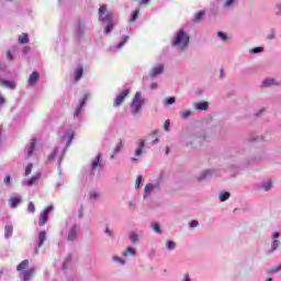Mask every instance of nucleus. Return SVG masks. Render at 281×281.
I'll list each match as a JSON object with an SVG mask.
<instances>
[{"label":"nucleus","mask_w":281,"mask_h":281,"mask_svg":"<svg viewBox=\"0 0 281 281\" xmlns=\"http://www.w3.org/2000/svg\"><path fill=\"white\" fill-rule=\"evenodd\" d=\"M151 144H159V139L158 138H156V139H154L153 142H151Z\"/></svg>","instance_id":"obj_62"},{"label":"nucleus","mask_w":281,"mask_h":281,"mask_svg":"<svg viewBox=\"0 0 281 281\" xmlns=\"http://www.w3.org/2000/svg\"><path fill=\"white\" fill-rule=\"evenodd\" d=\"M4 183H5L7 186H9V183H10V176H7V177L4 178Z\"/></svg>","instance_id":"obj_57"},{"label":"nucleus","mask_w":281,"mask_h":281,"mask_svg":"<svg viewBox=\"0 0 281 281\" xmlns=\"http://www.w3.org/2000/svg\"><path fill=\"white\" fill-rule=\"evenodd\" d=\"M277 8L279 9V12H281V4H278Z\"/></svg>","instance_id":"obj_64"},{"label":"nucleus","mask_w":281,"mask_h":281,"mask_svg":"<svg viewBox=\"0 0 281 281\" xmlns=\"http://www.w3.org/2000/svg\"><path fill=\"white\" fill-rule=\"evenodd\" d=\"M204 16H205V11H200L195 13L193 23H199V21H202Z\"/></svg>","instance_id":"obj_20"},{"label":"nucleus","mask_w":281,"mask_h":281,"mask_svg":"<svg viewBox=\"0 0 281 281\" xmlns=\"http://www.w3.org/2000/svg\"><path fill=\"white\" fill-rule=\"evenodd\" d=\"M142 149H136V151H135V157H142Z\"/></svg>","instance_id":"obj_55"},{"label":"nucleus","mask_w":281,"mask_h":281,"mask_svg":"<svg viewBox=\"0 0 281 281\" xmlns=\"http://www.w3.org/2000/svg\"><path fill=\"white\" fill-rule=\"evenodd\" d=\"M128 93H131V89L123 90L120 94H117L115 97L113 105L115 108L122 106V104H124V101L126 100V98H128Z\"/></svg>","instance_id":"obj_3"},{"label":"nucleus","mask_w":281,"mask_h":281,"mask_svg":"<svg viewBox=\"0 0 281 281\" xmlns=\"http://www.w3.org/2000/svg\"><path fill=\"white\" fill-rule=\"evenodd\" d=\"M102 159V154H99L91 162V169L98 170V168H102V162L100 160Z\"/></svg>","instance_id":"obj_7"},{"label":"nucleus","mask_w":281,"mask_h":281,"mask_svg":"<svg viewBox=\"0 0 281 281\" xmlns=\"http://www.w3.org/2000/svg\"><path fill=\"white\" fill-rule=\"evenodd\" d=\"M159 74H164V65H158L154 67L149 76L150 78H155L156 76H159Z\"/></svg>","instance_id":"obj_9"},{"label":"nucleus","mask_w":281,"mask_h":281,"mask_svg":"<svg viewBox=\"0 0 281 281\" xmlns=\"http://www.w3.org/2000/svg\"><path fill=\"white\" fill-rule=\"evenodd\" d=\"M0 82H1V85H3V87H8V89H15L16 88V83H14V81L0 79Z\"/></svg>","instance_id":"obj_17"},{"label":"nucleus","mask_w":281,"mask_h":281,"mask_svg":"<svg viewBox=\"0 0 281 281\" xmlns=\"http://www.w3.org/2000/svg\"><path fill=\"white\" fill-rule=\"evenodd\" d=\"M153 229H154V232H156L157 234H161V228H160V226H159L158 223H154V224H153Z\"/></svg>","instance_id":"obj_36"},{"label":"nucleus","mask_w":281,"mask_h":281,"mask_svg":"<svg viewBox=\"0 0 281 281\" xmlns=\"http://www.w3.org/2000/svg\"><path fill=\"white\" fill-rule=\"evenodd\" d=\"M105 234H110V236H111L112 235L111 229L106 228Z\"/></svg>","instance_id":"obj_63"},{"label":"nucleus","mask_w":281,"mask_h":281,"mask_svg":"<svg viewBox=\"0 0 281 281\" xmlns=\"http://www.w3.org/2000/svg\"><path fill=\"white\" fill-rule=\"evenodd\" d=\"M193 106L195 111H207V109H210V103H207V101L194 102Z\"/></svg>","instance_id":"obj_6"},{"label":"nucleus","mask_w":281,"mask_h":281,"mask_svg":"<svg viewBox=\"0 0 281 281\" xmlns=\"http://www.w3.org/2000/svg\"><path fill=\"white\" fill-rule=\"evenodd\" d=\"M272 85H276V80H273V79H266L262 82V87H271Z\"/></svg>","instance_id":"obj_28"},{"label":"nucleus","mask_w":281,"mask_h":281,"mask_svg":"<svg viewBox=\"0 0 281 281\" xmlns=\"http://www.w3.org/2000/svg\"><path fill=\"white\" fill-rule=\"evenodd\" d=\"M268 38H270V40L276 38V33H274L273 31H271V32L268 34Z\"/></svg>","instance_id":"obj_54"},{"label":"nucleus","mask_w":281,"mask_h":281,"mask_svg":"<svg viewBox=\"0 0 281 281\" xmlns=\"http://www.w3.org/2000/svg\"><path fill=\"white\" fill-rule=\"evenodd\" d=\"M19 43L21 45H27V43H30V36L27 35V33H22L20 36H19Z\"/></svg>","instance_id":"obj_14"},{"label":"nucleus","mask_w":281,"mask_h":281,"mask_svg":"<svg viewBox=\"0 0 281 281\" xmlns=\"http://www.w3.org/2000/svg\"><path fill=\"white\" fill-rule=\"evenodd\" d=\"M69 260H71L70 257H68V258L66 259V261H65V263H64V269H67V262H69Z\"/></svg>","instance_id":"obj_59"},{"label":"nucleus","mask_w":281,"mask_h":281,"mask_svg":"<svg viewBox=\"0 0 281 281\" xmlns=\"http://www.w3.org/2000/svg\"><path fill=\"white\" fill-rule=\"evenodd\" d=\"M3 104H5V98L0 94V106H3Z\"/></svg>","instance_id":"obj_53"},{"label":"nucleus","mask_w":281,"mask_h":281,"mask_svg":"<svg viewBox=\"0 0 281 281\" xmlns=\"http://www.w3.org/2000/svg\"><path fill=\"white\" fill-rule=\"evenodd\" d=\"M139 16V11H134L132 13V16L130 19V23H135V21H137V18Z\"/></svg>","instance_id":"obj_30"},{"label":"nucleus","mask_w":281,"mask_h":281,"mask_svg":"<svg viewBox=\"0 0 281 281\" xmlns=\"http://www.w3.org/2000/svg\"><path fill=\"white\" fill-rule=\"evenodd\" d=\"M232 3H234V0H226L225 2V8H229V5H232Z\"/></svg>","instance_id":"obj_52"},{"label":"nucleus","mask_w":281,"mask_h":281,"mask_svg":"<svg viewBox=\"0 0 281 281\" xmlns=\"http://www.w3.org/2000/svg\"><path fill=\"white\" fill-rule=\"evenodd\" d=\"M128 42V36H123V41L121 43H119L117 47H124V45H126V43Z\"/></svg>","instance_id":"obj_41"},{"label":"nucleus","mask_w":281,"mask_h":281,"mask_svg":"<svg viewBox=\"0 0 281 281\" xmlns=\"http://www.w3.org/2000/svg\"><path fill=\"white\" fill-rule=\"evenodd\" d=\"M30 267V260L25 259L16 266V271H25Z\"/></svg>","instance_id":"obj_13"},{"label":"nucleus","mask_w":281,"mask_h":281,"mask_svg":"<svg viewBox=\"0 0 281 281\" xmlns=\"http://www.w3.org/2000/svg\"><path fill=\"white\" fill-rule=\"evenodd\" d=\"M23 279L22 281H30L32 280V278H34V276H36V269L31 268L29 270H25L22 272Z\"/></svg>","instance_id":"obj_5"},{"label":"nucleus","mask_w":281,"mask_h":281,"mask_svg":"<svg viewBox=\"0 0 281 281\" xmlns=\"http://www.w3.org/2000/svg\"><path fill=\"white\" fill-rule=\"evenodd\" d=\"M153 190H155V186H153V183H148L145 186V196L147 194H150V192H153Z\"/></svg>","instance_id":"obj_26"},{"label":"nucleus","mask_w":281,"mask_h":281,"mask_svg":"<svg viewBox=\"0 0 281 281\" xmlns=\"http://www.w3.org/2000/svg\"><path fill=\"white\" fill-rule=\"evenodd\" d=\"M175 102H177V100L172 97H170L166 100V104H175Z\"/></svg>","instance_id":"obj_44"},{"label":"nucleus","mask_w":281,"mask_h":281,"mask_svg":"<svg viewBox=\"0 0 281 281\" xmlns=\"http://www.w3.org/2000/svg\"><path fill=\"white\" fill-rule=\"evenodd\" d=\"M144 102L145 100L142 98V92H136L131 104L132 113H139V111H142V105L144 104Z\"/></svg>","instance_id":"obj_2"},{"label":"nucleus","mask_w":281,"mask_h":281,"mask_svg":"<svg viewBox=\"0 0 281 281\" xmlns=\"http://www.w3.org/2000/svg\"><path fill=\"white\" fill-rule=\"evenodd\" d=\"M7 58L8 60H14V55L12 54V52L8 50Z\"/></svg>","instance_id":"obj_46"},{"label":"nucleus","mask_w":281,"mask_h":281,"mask_svg":"<svg viewBox=\"0 0 281 281\" xmlns=\"http://www.w3.org/2000/svg\"><path fill=\"white\" fill-rule=\"evenodd\" d=\"M190 227H199V221H195V220L191 221Z\"/></svg>","instance_id":"obj_49"},{"label":"nucleus","mask_w":281,"mask_h":281,"mask_svg":"<svg viewBox=\"0 0 281 281\" xmlns=\"http://www.w3.org/2000/svg\"><path fill=\"white\" fill-rule=\"evenodd\" d=\"M78 239V227L72 226L68 232V240L74 241Z\"/></svg>","instance_id":"obj_8"},{"label":"nucleus","mask_w":281,"mask_h":281,"mask_svg":"<svg viewBox=\"0 0 281 281\" xmlns=\"http://www.w3.org/2000/svg\"><path fill=\"white\" fill-rule=\"evenodd\" d=\"M23 53L24 54H30V46H24L23 47Z\"/></svg>","instance_id":"obj_56"},{"label":"nucleus","mask_w":281,"mask_h":281,"mask_svg":"<svg viewBox=\"0 0 281 281\" xmlns=\"http://www.w3.org/2000/svg\"><path fill=\"white\" fill-rule=\"evenodd\" d=\"M273 238H274V240H273V243L271 244V248L273 249V251H276V249H277L278 247H280V240H278V238H280V234H279V233H274V234H273Z\"/></svg>","instance_id":"obj_15"},{"label":"nucleus","mask_w":281,"mask_h":281,"mask_svg":"<svg viewBox=\"0 0 281 281\" xmlns=\"http://www.w3.org/2000/svg\"><path fill=\"white\" fill-rule=\"evenodd\" d=\"M48 221H49V215H47V213L42 212L38 218V225L41 227H44V225H47Z\"/></svg>","instance_id":"obj_11"},{"label":"nucleus","mask_w":281,"mask_h":281,"mask_svg":"<svg viewBox=\"0 0 281 281\" xmlns=\"http://www.w3.org/2000/svg\"><path fill=\"white\" fill-rule=\"evenodd\" d=\"M54 211V205H48L44 209L43 213L49 215V212Z\"/></svg>","instance_id":"obj_37"},{"label":"nucleus","mask_w":281,"mask_h":281,"mask_svg":"<svg viewBox=\"0 0 281 281\" xmlns=\"http://www.w3.org/2000/svg\"><path fill=\"white\" fill-rule=\"evenodd\" d=\"M265 48L263 47H256L252 49V54H260V52H263Z\"/></svg>","instance_id":"obj_45"},{"label":"nucleus","mask_w":281,"mask_h":281,"mask_svg":"<svg viewBox=\"0 0 281 281\" xmlns=\"http://www.w3.org/2000/svg\"><path fill=\"white\" fill-rule=\"evenodd\" d=\"M130 240H131L132 243H137V240H138L137 234L131 233V234H130Z\"/></svg>","instance_id":"obj_38"},{"label":"nucleus","mask_w":281,"mask_h":281,"mask_svg":"<svg viewBox=\"0 0 281 281\" xmlns=\"http://www.w3.org/2000/svg\"><path fill=\"white\" fill-rule=\"evenodd\" d=\"M74 137H75L74 132H71V133L68 134V143H67V146H69V144H71V142L74 140Z\"/></svg>","instance_id":"obj_43"},{"label":"nucleus","mask_w":281,"mask_h":281,"mask_svg":"<svg viewBox=\"0 0 281 281\" xmlns=\"http://www.w3.org/2000/svg\"><path fill=\"white\" fill-rule=\"evenodd\" d=\"M26 211L30 212V214H34L36 212V206L34 205V202H30L27 204Z\"/></svg>","instance_id":"obj_24"},{"label":"nucleus","mask_w":281,"mask_h":281,"mask_svg":"<svg viewBox=\"0 0 281 281\" xmlns=\"http://www.w3.org/2000/svg\"><path fill=\"white\" fill-rule=\"evenodd\" d=\"M83 74H85V70L82 69V66L77 67L75 70V80H77V81L80 80V78H82Z\"/></svg>","instance_id":"obj_16"},{"label":"nucleus","mask_w":281,"mask_h":281,"mask_svg":"<svg viewBox=\"0 0 281 281\" xmlns=\"http://www.w3.org/2000/svg\"><path fill=\"white\" fill-rule=\"evenodd\" d=\"M114 260H116L117 262H121L122 265H124V260H122L120 257H115Z\"/></svg>","instance_id":"obj_58"},{"label":"nucleus","mask_w":281,"mask_h":281,"mask_svg":"<svg viewBox=\"0 0 281 281\" xmlns=\"http://www.w3.org/2000/svg\"><path fill=\"white\" fill-rule=\"evenodd\" d=\"M164 128H165V131H167V132L170 131V121L167 120V121L165 122Z\"/></svg>","instance_id":"obj_48"},{"label":"nucleus","mask_w":281,"mask_h":281,"mask_svg":"<svg viewBox=\"0 0 281 281\" xmlns=\"http://www.w3.org/2000/svg\"><path fill=\"white\" fill-rule=\"evenodd\" d=\"M192 115V111L186 110L184 112L181 113L182 120H188Z\"/></svg>","instance_id":"obj_31"},{"label":"nucleus","mask_w":281,"mask_h":281,"mask_svg":"<svg viewBox=\"0 0 281 281\" xmlns=\"http://www.w3.org/2000/svg\"><path fill=\"white\" fill-rule=\"evenodd\" d=\"M99 16L102 19V21H109L111 23L112 16L111 13L106 10V5H102L99 8Z\"/></svg>","instance_id":"obj_4"},{"label":"nucleus","mask_w":281,"mask_h":281,"mask_svg":"<svg viewBox=\"0 0 281 281\" xmlns=\"http://www.w3.org/2000/svg\"><path fill=\"white\" fill-rule=\"evenodd\" d=\"M278 271H281V263L279 266L272 267L268 273H278Z\"/></svg>","instance_id":"obj_32"},{"label":"nucleus","mask_w":281,"mask_h":281,"mask_svg":"<svg viewBox=\"0 0 281 281\" xmlns=\"http://www.w3.org/2000/svg\"><path fill=\"white\" fill-rule=\"evenodd\" d=\"M4 235L7 238H10V236H12V226H5Z\"/></svg>","instance_id":"obj_33"},{"label":"nucleus","mask_w":281,"mask_h":281,"mask_svg":"<svg viewBox=\"0 0 281 281\" xmlns=\"http://www.w3.org/2000/svg\"><path fill=\"white\" fill-rule=\"evenodd\" d=\"M111 30H113V23H110L105 26L103 33L104 34H109L111 32Z\"/></svg>","instance_id":"obj_39"},{"label":"nucleus","mask_w":281,"mask_h":281,"mask_svg":"<svg viewBox=\"0 0 281 281\" xmlns=\"http://www.w3.org/2000/svg\"><path fill=\"white\" fill-rule=\"evenodd\" d=\"M99 194L95 191L90 192V199H98Z\"/></svg>","instance_id":"obj_51"},{"label":"nucleus","mask_w":281,"mask_h":281,"mask_svg":"<svg viewBox=\"0 0 281 281\" xmlns=\"http://www.w3.org/2000/svg\"><path fill=\"white\" fill-rule=\"evenodd\" d=\"M229 196H232V194L229 192H227V191L222 192L220 194V201H222V203H223V202L227 201V199H229Z\"/></svg>","instance_id":"obj_22"},{"label":"nucleus","mask_w":281,"mask_h":281,"mask_svg":"<svg viewBox=\"0 0 281 281\" xmlns=\"http://www.w3.org/2000/svg\"><path fill=\"white\" fill-rule=\"evenodd\" d=\"M120 150H122V139H120L119 143H116L114 153H120Z\"/></svg>","instance_id":"obj_34"},{"label":"nucleus","mask_w":281,"mask_h":281,"mask_svg":"<svg viewBox=\"0 0 281 281\" xmlns=\"http://www.w3.org/2000/svg\"><path fill=\"white\" fill-rule=\"evenodd\" d=\"M32 168H33V165L32 164H29L25 168V177H27L29 175H32Z\"/></svg>","instance_id":"obj_35"},{"label":"nucleus","mask_w":281,"mask_h":281,"mask_svg":"<svg viewBox=\"0 0 281 281\" xmlns=\"http://www.w3.org/2000/svg\"><path fill=\"white\" fill-rule=\"evenodd\" d=\"M166 247H167V249H169V251H172V249H175V247H177V244L172 240H167Z\"/></svg>","instance_id":"obj_27"},{"label":"nucleus","mask_w":281,"mask_h":281,"mask_svg":"<svg viewBox=\"0 0 281 281\" xmlns=\"http://www.w3.org/2000/svg\"><path fill=\"white\" fill-rule=\"evenodd\" d=\"M150 3V0H138L139 5H148Z\"/></svg>","instance_id":"obj_47"},{"label":"nucleus","mask_w":281,"mask_h":281,"mask_svg":"<svg viewBox=\"0 0 281 281\" xmlns=\"http://www.w3.org/2000/svg\"><path fill=\"white\" fill-rule=\"evenodd\" d=\"M45 240H47V233L41 232L38 235V247H43Z\"/></svg>","instance_id":"obj_18"},{"label":"nucleus","mask_w":281,"mask_h":281,"mask_svg":"<svg viewBox=\"0 0 281 281\" xmlns=\"http://www.w3.org/2000/svg\"><path fill=\"white\" fill-rule=\"evenodd\" d=\"M150 89H157V83H151Z\"/></svg>","instance_id":"obj_61"},{"label":"nucleus","mask_w":281,"mask_h":281,"mask_svg":"<svg viewBox=\"0 0 281 281\" xmlns=\"http://www.w3.org/2000/svg\"><path fill=\"white\" fill-rule=\"evenodd\" d=\"M9 203H10V207H16L19 203H21V198L20 196L10 198Z\"/></svg>","instance_id":"obj_19"},{"label":"nucleus","mask_w":281,"mask_h":281,"mask_svg":"<svg viewBox=\"0 0 281 281\" xmlns=\"http://www.w3.org/2000/svg\"><path fill=\"white\" fill-rule=\"evenodd\" d=\"M271 188H273V183L271 182V180H269L266 183H263V190L266 192H269V190H271Z\"/></svg>","instance_id":"obj_29"},{"label":"nucleus","mask_w":281,"mask_h":281,"mask_svg":"<svg viewBox=\"0 0 281 281\" xmlns=\"http://www.w3.org/2000/svg\"><path fill=\"white\" fill-rule=\"evenodd\" d=\"M217 36H220V38H222V41H224L225 43H227L228 38L227 35L223 32H218Z\"/></svg>","instance_id":"obj_40"},{"label":"nucleus","mask_w":281,"mask_h":281,"mask_svg":"<svg viewBox=\"0 0 281 281\" xmlns=\"http://www.w3.org/2000/svg\"><path fill=\"white\" fill-rule=\"evenodd\" d=\"M142 176L137 177L136 181H135V188H139V186H142Z\"/></svg>","instance_id":"obj_42"},{"label":"nucleus","mask_w":281,"mask_h":281,"mask_svg":"<svg viewBox=\"0 0 281 281\" xmlns=\"http://www.w3.org/2000/svg\"><path fill=\"white\" fill-rule=\"evenodd\" d=\"M38 78H41L38 71H33L29 77V85H36V82H38Z\"/></svg>","instance_id":"obj_10"},{"label":"nucleus","mask_w":281,"mask_h":281,"mask_svg":"<svg viewBox=\"0 0 281 281\" xmlns=\"http://www.w3.org/2000/svg\"><path fill=\"white\" fill-rule=\"evenodd\" d=\"M38 179H41V173H36V175L32 176L30 178V180H27V186H34V183H36V181H38Z\"/></svg>","instance_id":"obj_21"},{"label":"nucleus","mask_w":281,"mask_h":281,"mask_svg":"<svg viewBox=\"0 0 281 281\" xmlns=\"http://www.w3.org/2000/svg\"><path fill=\"white\" fill-rule=\"evenodd\" d=\"M54 157H56V151H54L53 154H50L49 156H48V159H54Z\"/></svg>","instance_id":"obj_60"},{"label":"nucleus","mask_w":281,"mask_h":281,"mask_svg":"<svg viewBox=\"0 0 281 281\" xmlns=\"http://www.w3.org/2000/svg\"><path fill=\"white\" fill-rule=\"evenodd\" d=\"M189 43H190V36H188V33L180 30L178 31L172 45L180 47V49H186Z\"/></svg>","instance_id":"obj_1"},{"label":"nucleus","mask_w":281,"mask_h":281,"mask_svg":"<svg viewBox=\"0 0 281 281\" xmlns=\"http://www.w3.org/2000/svg\"><path fill=\"white\" fill-rule=\"evenodd\" d=\"M128 254H131V256H135V254H136L135 248L127 247L126 250L123 252V256L126 257V256H128Z\"/></svg>","instance_id":"obj_25"},{"label":"nucleus","mask_w":281,"mask_h":281,"mask_svg":"<svg viewBox=\"0 0 281 281\" xmlns=\"http://www.w3.org/2000/svg\"><path fill=\"white\" fill-rule=\"evenodd\" d=\"M85 104H87V95L83 97V99L79 103V106L76 109V111H75L76 117H78V115H80V113H82V106H85Z\"/></svg>","instance_id":"obj_12"},{"label":"nucleus","mask_w":281,"mask_h":281,"mask_svg":"<svg viewBox=\"0 0 281 281\" xmlns=\"http://www.w3.org/2000/svg\"><path fill=\"white\" fill-rule=\"evenodd\" d=\"M146 146V140L142 139L138 144V149L142 150V148H144Z\"/></svg>","instance_id":"obj_50"},{"label":"nucleus","mask_w":281,"mask_h":281,"mask_svg":"<svg viewBox=\"0 0 281 281\" xmlns=\"http://www.w3.org/2000/svg\"><path fill=\"white\" fill-rule=\"evenodd\" d=\"M34 150H36V140H35V139H33V140L31 142V145H30V148H29V155H30V157H31V155L34 154Z\"/></svg>","instance_id":"obj_23"}]
</instances>
